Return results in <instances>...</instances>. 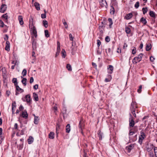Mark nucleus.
Segmentation results:
<instances>
[{
    "label": "nucleus",
    "mask_w": 157,
    "mask_h": 157,
    "mask_svg": "<svg viewBox=\"0 0 157 157\" xmlns=\"http://www.w3.org/2000/svg\"><path fill=\"white\" fill-rule=\"evenodd\" d=\"M143 56V54L140 53L137 56L135 57L133 59L132 62L134 64H136L137 62H139L142 59Z\"/></svg>",
    "instance_id": "f257e3e1"
},
{
    "label": "nucleus",
    "mask_w": 157,
    "mask_h": 157,
    "mask_svg": "<svg viewBox=\"0 0 157 157\" xmlns=\"http://www.w3.org/2000/svg\"><path fill=\"white\" fill-rule=\"evenodd\" d=\"M29 27L31 29V31L34 36L36 37L37 36V34L36 27L34 26H32V25H29Z\"/></svg>",
    "instance_id": "f03ea898"
},
{
    "label": "nucleus",
    "mask_w": 157,
    "mask_h": 157,
    "mask_svg": "<svg viewBox=\"0 0 157 157\" xmlns=\"http://www.w3.org/2000/svg\"><path fill=\"white\" fill-rule=\"evenodd\" d=\"M130 117L129 119V125L130 127H133L135 125V121L133 119L130 113Z\"/></svg>",
    "instance_id": "7ed1b4c3"
},
{
    "label": "nucleus",
    "mask_w": 157,
    "mask_h": 157,
    "mask_svg": "<svg viewBox=\"0 0 157 157\" xmlns=\"http://www.w3.org/2000/svg\"><path fill=\"white\" fill-rule=\"evenodd\" d=\"M138 107L135 102L132 101L131 104L130 109H136Z\"/></svg>",
    "instance_id": "20e7f679"
},
{
    "label": "nucleus",
    "mask_w": 157,
    "mask_h": 157,
    "mask_svg": "<svg viewBox=\"0 0 157 157\" xmlns=\"http://www.w3.org/2000/svg\"><path fill=\"white\" fill-rule=\"evenodd\" d=\"M6 8L7 6L6 4H2L1 6L0 10V12L2 13H4L6 10Z\"/></svg>",
    "instance_id": "39448f33"
},
{
    "label": "nucleus",
    "mask_w": 157,
    "mask_h": 157,
    "mask_svg": "<svg viewBox=\"0 0 157 157\" xmlns=\"http://www.w3.org/2000/svg\"><path fill=\"white\" fill-rule=\"evenodd\" d=\"M32 44L33 50L36 49V40L33 38L32 39Z\"/></svg>",
    "instance_id": "423d86ee"
},
{
    "label": "nucleus",
    "mask_w": 157,
    "mask_h": 157,
    "mask_svg": "<svg viewBox=\"0 0 157 157\" xmlns=\"http://www.w3.org/2000/svg\"><path fill=\"white\" fill-rule=\"evenodd\" d=\"M100 5L101 7H106L107 3L105 0H102L100 2Z\"/></svg>",
    "instance_id": "0eeeda50"
},
{
    "label": "nucleus",
    "mask_w": 157,
    "mask_h": 157,
    "mask_svg": "<svg viewBox=\"0 0 157 157\" xmlns=\"http://www.w3.org/2000/svg\"><path fill=\"white\" fill-rule=\"evenodd\" d=\"M10 43L8 41H6L5 47V50L7 51H9L10 50Z\"/></svg>",
    "instance_id": "6e6552de"
},
{
    "label": "nucleus",
    "mask_w": 157,
    "mask_h": 157,
    "mask_svg": "<svg viewBox=\"0 0 157 157\" xmlns=\"http://www.w3.org/2000/svg\"><path fill=\"white\" fill-rule=\"evenodd\" d=\"M84 126V124H83V121L81 120L80 121L79 124V128H80V131L81 133H82V129L83 128V127Z\"/></svg>",
    "instance_id": "1a4fd4ad"
},
{
    "label": "nucleus",
    "mask_w": 157,
    "mask_h": 157,
    "mask_svg": "<svg viewBox=\"0 0 157 157\" xmlns=\"http://www.w3.org/2000/svg\"><path fill=\"white\" fill-rule=\"evenodd\" d=\"M16 108V103L14 101L12 104V114H13L14 113L15 110Z\"/></svg>",
    "instance_id": "9d476101"
},
{
    "label": "nucleus",
    "mask_w": 157,
    "mask_h": 157,
    "mask_svg": "<svg viewBox=\"0 0 157 157\" xmlns=\"http://www.w3.org/2000/svg\"><path fill=\"white\" fill-rule=\"evenodd\" d=\"M108 73L110 74H112L113 70V66L111 65H109L108 68Z\"/></svg>",
    "instance_id": "9b49d317"
},
{
    "label": "nucleus",
    "mask_w": 157,
    "mask_h": 157,
    "mask_svg": "<svg viewBox=\"0 0 157 157\" xmlns=\"http://www.w3.org/2000/svg\"><path fill=\"white\" fill-rule=\"evenodd\" d=\"M21 116L24 118H27L28 117V115L27 111L25 110H24V111L23 112Z\"/></svg>",
    "instance_id": "f8f14e48"
},
{
    "label": "nucleus",
    "mask_w": 157,
    "mask_h": 157,
    "mask_svg": "<svg viewBox=\"0 0 157 157\" xmlns=\"http://www.w3.org/2000/svg\"><path fill=\"white\" fill-rule=\"evenodd\" d=\"M34 6L37 10H40V4L37 2H35L34 3Z\"/></svg>",
    "instance_id": "ddd939ff"
},
{
    "label": "nucleus",
    "mask_w": 157,
    "mask_h": 157,
    "mask_svg": "<svg viewBox=\"0 0 157 157\" xmlns=\"http://www.w3.org/2000/svg\"><path fill=\"white\" fill-rule=\"evenodd\" d=\"M18 19L19 21L20 24L21 25H22L24 24V22L23 21V18L21 16H19L18 17Z\"/></svg>",
    "instance_id": "4468645a"
},
{
    "label": "nucleus",
    "mask_w": 157,
    "mask_h": 157,
    "mask_svg": "<svg viewBox=\"0 0 157 157\" xmlns=\"http://www.w3.org/2000/svg\"><path fill=\"white\" fill-rule=\"evenodd\" d=\"M34 140L33 138L31 136L29 137V138L28 139V142L29 144H32Z\"/></svg>",
    "instance_id": "2eb2a0df"
},
{
    "label": "nucleus",
    "mask_w": 157,
    "mask_h": 157,
    "mask_svg": "<svg viewBox=\"0 0 157 157\" xmlns=\"http://www.w3.org/2000/svg\"><path fill=\"white\" fill-rule=\"evenodd\" d=\"M140 21V22L142 23L144 25H146L147 23L146 19L144 17H141Z\"/></svg>",
    "instance_id": "dca6fc26"
},
{
    "label": "nucleus",
    "mask_w": 157,
    "mask_h": 157,
    "mask_svg": "<svg viewBox=\"0 0 157 157\" xmlns=\"http://www.w3.org/2000/svg\"><path fill=\"white\" fill-rule=\"evenodd\" d=\"M48 137L50 139H53L54 138V133L53 132H51L49 134Z\"/></svg>",
    "instance_id": "f3484780"
},
{
    "label": "nucleus",
    "mask_w": 157,
    "mask_h": 157,
    "mask_svg": "<svg viewBox=\"0 0 157 157\" xmlns=\"http://www.w3.org/2000/svg\"><path fill=\"white\" fill-rule=\"evenodd\" d=\"M70 125L69 124H68L66 127V132L67 133H69L71 130Z\"/></svg>",
    "instance_id": "a211bd4d"
},
{
    "label": "nucleus",
    "mask_w": 157,
    "mask_h": 157,
    "mask_svg": "<svg viewBox=\"0 0 157 157\" xmlns=\"http://www.w3.org/2000/svg\"><path fill=\"white\" fill-rule=\"evenodd\" d=\"M34 123L35 124H37L38 123L39 118H38V117L36 116L35 115H34Z\"/></svg>",
    "instance_id": "6ab92c4d"
},
{
    "label": "nucleus",
    "mask_w": 157,
    "mask_h": 157,
    "mask_svg": "<svg viewBox=\"0 0 157 157\" xmlns=\"http://www.w3.org/2000/svg\"><path fill=\"white\" fill-rule=\"evenodd\" d=\"M132 16V14L131 13L128 14L125 17V18L127 20H129L131 19Z\"/></svg>",
    "instance_id": "aec40b11"
},
{
    "label": "nucleus",
    "mask_w": 157,
    "mask_h": 157,
    "mask_svg": "<svg viewBox=\"0 0 157 157\" xmlns=\"http://www.w3.org/2000/svg\"><path fill=\"white\" fill-rule=\"evenodd\" d=\"M153 147V145H150L149 146H148L147 147V150L148 152H150L151 151Z\"/></svg>",
    "instance_id": "412c9836"
},
{
    "label": "nucleus",
    "mask_w": 157,
    "mask_h": 157,
    "mask_svg": "<svg viewBox=\"0 0 157 157\" xmlns=\"http://www.w3.org/2000/svg\"><path fill=\"white\" fill-rule=\"evenodd\" d=\"M33 97L34 100L36 101H38V96L36 93H33Z\"/></svg>",
    "instance_id": "4be33fe9"
},
{
    "label": "nucleus",
    "mask_w": 157,
    "mask_h": 157,
    "mask_svg": "<svg viewBox=\"0 0 157 157\" xmlns=\"http://www.w3.org/2000/svg\"><path fill=\"white\" fill-rule=\"evenodd\" d=\"M16 90L18 92L21 91V92H22L24 91V90L21 88H20L19 86L18 85H16Z\"/></svg>",
    "instance_id": "5701e85b"
},
{
    "label": "nucleus",
    "mask_w": 157,
    "mask_h": 157,
    "mask_svg": "<svg viewBox=\"0 0 157 157\" xmlns=\"http://www.w3.org/2000/svg\"><path fill=\"white\" fill-rule=\"evenodd\" d=\"M151 48V45L150 44H146V50L147 51H149Z\"/></svg>",
    "instance_id": "b1692460"
},
{
    "label": "nucleus",
    "mask_w": 157,
    "mask_h": 157,
    "mask_svg": "<svg viewBox=\"0 0 157 157\" xmlns=\"http://www.w3.org/2000/svg\"><path fill=\"white\" fill-rule=\"evenodd\" d=\"M61 55L62 58H64L65 57L66 55V52L64 49H62L61 52Z\"/></svg>",
    "instance_id": "393cba45"
},
{
    "label": "nucleus",
    "mask_w": 157,
    "mask_h": 157,
    "mask_svg": "<svg viewBox=\"0 0 157 157\" xmlns=\"http://www.w3.org/2000/svg\"><path fill=\"white\" fill-rule=\"evenodd\" d=\"M25 98L27 102H29L30 101V96L28 94L26 95L25 96Z\"/></svg>",
    "instance_id": "a878e982"
},
{
    "label": "nucleus",
    "mask_w": 157,
    "mask_h": 157,
    "mask_svg": "<svg viewBox=\"0 0 157 157\" xmlns=\"http://www.w3.org/2000/svg\"><path fill=\"white\" fill-rule=\"evenodd\" d=\"M27 79L26 78H23L21 82L24 86L26 85Z\"/></svg>",
    "instance_id": "bb28decb"
},
{
    "label": "nucleus",
    "mask_w": 157,
    "mask_h": 157,
    "mask_svg": "<svg viewBox=\"0 0 157 157\" xmlns=\"http://www.w3.org/2000/svg\"><path fill=\"white\" fill-rule=\"evenodd\" d=\"M2 17H3L4 19V21L5 22H7V17L8 16L7 15V14H3L2 16Z\"/></svg>",
    "instance_id": "cd10ccee"
},
{
    "label": "nucleus",
    "mask_w": 157,
    "mask_h": 157,
    "mask_svg": "<svg viewBox=\"0 0 157 157\" xmlns=\"http://www.w3.org/2000/svg\"><path fill=\"white\" fill-rule=\"evenodd\" d=\"M43 24L45 28H47L48 26V22L47 21L44 20L43 21Z\"/></svg>",
    "instance_id": "c85d7f7f"
},
{
    "label": "nucleus",
    "mask_w": 157,
    "mask_h": 157,
    "mask_svg": "<svg viewBox=\"0 0 157 157\" xmlns=\"http://www.w3.org/2000/svg\"><path fill=\"white\" fill-rule=\"evenodd\" d=\"M67 69L69 71H72V68L71 65L69 64H67L66 66Z\"/></svg>",
    "instance_id": "c756f323"
},
{
    "label": "nucleus",
    "mask_w": 157,
    "mask_h": 157,
    "mask_svg": "<svg viewBox=\"0 0 157 157\" xmlns=\"http://www.w3.org/2000/svg\"><path fill=\"white\" fill-rule=\"evenodd\" d=\"M149 15L151 17H155V13L152 11H151L150 12Z\"/></svg>",
    "instance_id": "7c9ffc66"
},
{
    "label": "nucleus",
    "mask_w": 157,
    "mask_h": 157,
    "mask_svg": "<svg viewBox=\"0 0 157 157\" xmlns=\"http://www.w3.org/2000/svg\"><path fill=\"white\" fill-rule=\"evenodd\" d=\"M108 76L109 77V78H105V81L106 82H110L111 79V75H109Z\"/></svg>",
    "instance_id": "2f4dec72"
},
{
    "label": "nucleus",
    "mask_w": 157,
    "mask_h": 157,
    "mask_svg": "<svg viewBox=\"0 0 157 157\" xmlns=\"http://www.w3.org/2000/svg\"><path fill=\"white\" fill-rule=\"evenodd\" d=\"M110 13L111 14H114L115 12L114 9L113 7L112 6H111V8L110 10Z\"/></svg>",
    "instance_id": "473e14b6"
},
{
    "label": "nucleus",
    "mask_w": 157,
    "mask_h": 157,
    "mask_svg": "<svg viewBox=\"0 0 157 157\" xmlns=\"http://www.w3.org/2000/svg\"><path fill=\"white\" fill-rule=\"evenodd\" d=\"M11 63L15 65H18L19 64V62H18L17 60H15V61H13Z\"/></svg>",
    "instance_id": "72a5a7b5"
},
{
    "label": "nucleus",
    "mask_w": 157,
    "mask_h": 157,
    "mask_svg": "<svg viewBox=\"0 0 157 157\" xmlns=\"http://www.w3.org/2000/svg\"><path fill=\"white\" fill-rule=\"evenodd\" d=\"M125 31L127 34H129L131 32V30L129 28L126 27L125 29Z\"/></svg>",
    "instance_id": "f704fd0d"
},
{
    "label": "nucleus",
    "mask_w": 157,
    "mask_h": 157,
    "mask_svg": "<svg viewBox=\"0 0 157 157\" xmlns=\"http://www.w3.org/2000/svg\"><path fill=\"white\" fill-rule=\"evenodd\" d=\"M108 21L110 23V24L109 25V26L110 28L111 27V25H112L113 24L112 19L111 18H109L108 19Z\"/></svg>",
    "instance_id": "c9c22d12"
},
{
    "label": "nucleus",
    "mask_w": 157,
    "mask_h": 157,
    "mask_svg": "<svg viewBox=\"0 0 157 157\" xmlns=\"http://www.w3.org/2000/svg\"><path fill=\"white\" fill-rule=\"evenodd\" d=\"M60 50V49H59V48L58 49H57V51L55 55L56 57H57L59 55Z\"/></svg>",
    "instance_id": "e433bc0d"
},
{
    "label": "nucleus",
    "mask_w": 157,
    "mask_h": 157,
    "mask_svg": "<svg viewBox=\"0 0 157 157\" xmlns=\"http://www.w3.org/2000/svg\"><path fill=\"white\" fill-rule=\"evenodd\" d=\"M144 137H139V142L140 143V144H141L142 143V141L144 139Z\"/></svg>",
    "instance_id": "4c0bfd02"
},
{
    "label": "nucleus",
    "mask_w": 157,
    "mask_h": 157,
    "mask_svg": "<svg viewBox=\"0 0 157 157\" xmlns=\"http://www.w3.org/2000/svg\"><path fill=\"white\" fill-rule=\"evenodd\" d=\"M62 21L63 22V24L65 26V28L66 29H67L68 28V25H67V23L66 22V21L64 19H63L62 20Z\"/></svg>",
    "instance_id": "58836bf2"
},
{
    "label": "nucleus",
    "mask_w": 157,
    "mask_h": 157,
    "mask_svg": "<svg viewBox=\"0 0 157 157\" xmlns=\"http://www.w3.org/2000/svg\"><path fill=\"white\" fill-rule=\"evenodd\" d=\"M142 11L143 12V13L144 14H145L147 11V7L145 8H143L142 9Z\"/></svg>",
    "instance_id": "ea45409f"
},
{
    "label": "nucleus",
    "mask_w": 157,
    "mask_h": 157,
    "mask_svg": "<svg viewBox=\"0 0 157 157\" xmlns=\"http://www.w3.org/2000/svg\"><path fill=\"white\" fill-rule=\"evenodd\" d=\"M45 35L46 37H48L49 36V35L48 34V31L47 30L44 31Z\"/></svg>",
    "instance_id": "a19ab883"
},
{
    "label": "nucleus",
    "mask_w": 157,
    "mask_h": 157,
    "mask_svg": "<svg viewBox=\"0 0 157 157\" xmlns=\"http://www.w3.org/2000/svg\"><path fill=\"white\" fill-rule=\"evenodd\" d=\"M12 82L14 84L15 86L17 85V79L15 78H13L12 79Z\"/></svg>",
    "instance_id": "79ce46f5"
},
{
    "label": "nucleus",
    "mask_w": 157,
    "mask_h": 157,
    "mask_svg": "<svg viewBox=\"0 0 157 157\" xmlns=\"http://www.w3.org/2000/svg\"><path fill=\"white\" fill-rule=\"evenodd\" d=\"M27 74V71L25 69H24L22 72V74L23 75V76H25Z\"/></svg>",
    "instance_id": "37998d69"
},
{
    "label": "nucleus",
    "mask_w": 157,
    "mask_h": 157,
    "mask_svg": "<svg viewBox=\"0 0 157 157\" xmlns=\"http://www.w3.org/2000/svg\"><path fill=\"white\" fill-rule=\"evenodd\" d=\"M140 137H144L145 138V133L142 131H141L140 132Z\"/></svg>",
    "instance_id": "c03bdc74"
},
{
    "label": "nucleus",
    "mask_w": 157,
    "mask_h": 157,
    "mask_svg": "<svg viewBox=\"0 0 157 157\" xmlns=\"http://www.w3.org/2000/svg\"><path fill=\"white\" fill-rule=\"evenodd\" d=\"M132 130H133L135 132H136L138 131V127L137 126H134V128L132 129Z\"/></svg>",
    "instance_id": "a18cd8bd"
},
{
    "label": "nucleus",
    "mask_w": 157,
    "mask_h": 157,
    "mask_svg": "<svg viewBox=\"0 0 157 157\" xmlns=\"http://www.w3.org/2000/svg\"><path fill=\"white\" fill-rule=\"evenodd\" d=\"M154 150L155 157H157V147H154Z\"/></svg>",
    "instance_id": "49530a36"
},
{
    "label": "nucleus",
    "mask_w": 157,
    "mask_h": 157,
    "mask_svg": "<svg viewBox=\"0 0 157 157\" xmlns=\"http://www.w3.org/2000/svg\"><path fill=\"white\" fill-rule=\"evenodd\" d=\"M142 88V85H140L139 87V89L137 90V92L138 93H140L141 92V89Z\"/></svg>",
    "instance_id": "de8ad7c7"
},
{
    "label": "nucleus",
    "mask_w": 157,
    "mask_h": 157,
    "mask_svg": "<svg viewBox=\"0 0 157 157\" xmlns=\"http://www.w3.org/2000/svg\"><path fill=\"white\" fill-rule=\"evenodd\" d=\"M139 6V2H137L136 3L135 5V7L136 8H138Z\"/></svg>",
    "instance_id": "09e8293b"
},
{
    "label": "nucleus",
    "mask_w": 157,
    "mask_h": 157,
    "mask_svg": "<svg viewBox=\"0 0 157 157\" xmlns=\"http://www.w3.org/2000/svg\"><path fill=\"white\" fill-rule=\"evenodd\" d=\"M131 111V113L135 117H136V114L135 113V109H130Z\"/></svg>",
    "instance_id": "8fccbe9b"
},
{
    "label": "nucleus",
    "mask_w": 157,
    "mask_h": 157,
    "mask_svg": "<svg viewBox=\"0 0 157 157\" xmlns=\"http://www.w3.org/2000/svg\"><path fill=\"white\" fill-rule=\"evenodd\" d=\"M132 129H131L129 131V136H132L133 135V134L135 132L134 131H132L131 130Z\"/></svg>",
    "instance_id": "3c124183"
},
{
    "label": "nucleus",
    "mask_w": 157,
    "mask_h": 157,
    "mask_svg": "<svg viewBox=\"0 0 157 157\" xmlns=\"http://www.w3.org/2000/svg\"><path fill=\"white\" fill-rule=\"evenodd\" d=\"M29 23V25H32V26H33V19L32 18H30Z\"/></svg>",
    "instance_id": "603ef678"
},
{
    "label": "nucleus",
    "mask_w": 157,
    "mask_h": 157,
    "mask_svg": "<svg viewBox=\"0 0 157 157\" xmlns=\"http://www.w3.org/2000/svg\"><path fill=\"white\" fill-rule=\"evenodd\" d=\"M136 52V48H135L132 49V54L134 55L135 54Z\"/></svg>",
    "instance_id": "864d4df0"
},
{
    "label": "nucleus",
    "mask_w": 157,
    "mask_h": 157,
    "mask_svg": "<svg viewBox=\"0 0 157 157\" xmlns=\"http://www.w3.org/2000/svg\"><path fill=\"white\" fill-rule=\"evenodd\" d=\"M105 40L107 42H109L110 41V39L109 36H106V37L105 38Z\"/></svg>",
    "instance_id": "5fc2aeb1"
},
{
    "label": "nucleus",
    "mask_w": 157,
    "mask_h": 157,
    "mask_svg": "<svg viewBox=\"0 0 157 157\" xmlns=\"http://www.w3.org/2000/svg\"><path fill=\"white\" fill-rule=\"evenodd\" d=\"M98 134L99 138V140H101L102 139V135L101 133V132H99Z\"/></svg>",
    "instance_id": "6e6d98bb"
},
{
    "label": "nucleus",
    "mask_w": 157,
    "mask_h": 157,
    "mask_svg": "<svg viewBox=\"0 0 157 157\" xmlns=\"http://www.w3.org/2000/svg\"><path fill=\"white\" fill-rule=\"evenodd\" d=\"M69 37L70 40L71 41H73L74 37H72V35L71 34H70L69 35Z\"/></svg>",
    "instance_id": "4d7b16f0"
},
{
    "label": "nucleus",
    "mask_w": 157,
    "mask_h": 157,
    "mask_svg": "<svg viewBox=\"0 0 157 157\" xmlns=\"http://www.w3.org/2000/svg\"><path fill=\"white\" fill-rule=\"evenodd\" d=\"M4 25V23L1 20H0V27H3Z\"/></svg>",
    "instance_id": "13d9d810"
},
{
    "label": "nucleus",
    "mask_w": 157,
    "mask_h": 157,
    "mask_svg": "<svg viewBox=\"0 0 157 157\" xmlns=\"http://www.w3.org/2000/svg\"><path fill=\"white\" fill-rule=\"evenodd\" d=\"M97 41L98 46V47H99L101 44V42L99 40H98Z\"/></svg>",
    "instance_id": "bf43d9fd"
},
{
    "label": "nucleus",
    "mask_w": 157,
    "mask_h": 157,
    "mask_svg": "<svg viewBox=\"0 0 157 157\" xmlns=\"http://www.w3.org/2000/svg\"><path fill=\"white\" fill-rule=\"evenodd\" d=\"M46 17V14L43 13L41 14V17L42 18H45Z\"/></svg>",
    "instance_id": "052dcab7"
},
{
    "label": "nucleus",
    "mask_w": 157,
    "mask_h": 157,
    "mask_svg": "<svg viewBox=\"0 0 157 157\" xmlns=\"http://www.w3.org/2000/svg\"><path fill=\"white\" fill-rule=\"evenodd\" d=\"M34 81V79L33 78V77H31L30 78L29 81V82L30 83H32Z\"/></svg>",
    "instance_id": "680f3d73"
},
{
    "label": "nucleus",
    "mask_w": 157,
    "mask_h": 157,
    "mask_svg": "<svg viewBox=\"0 0 157 157\" xmlns=\"http://www.w3.org/2000/svg\"><path fill=\"white\" fill-rule=\"evenodd\" d=\"M150 59L151 61L153 62L155 60V58L152 56H151L150 58Z\"/></svg>",
    "instance_id": "e2e57ef3"
},
{
    "label": "nucleus",
    "mask_w": 157,
    "mask_h": 157,
    "mask_svg": "<svg viewBox=\"0 0 157 157\" xmlns=\"http://www.w3.org/2000/svg\"><path fill=\"white\" fill-rule=\"evenodd\" d=\"M38 85L37 84H36L33 86V88L34 89L36 90L38 88Z\"/></svg>",
    "instance_id": "0e129e2a"
},
{
    "label": "nucleus",
    "mask_w": 157,
    "mask_h": 157,
    "mask_svg": "<svg viewBox=\"0 0 157 157\" xmlns=\"http://www.w3.org/2000/svg\"><path fill=\"white\" fill-rule=\"evenodd\" d=\"M134 147V145L133 144H131L129 146V150H131L132 148H133Z\"/></svg>",
    "instance_id": "69168bd1"
},
{
    "label": "nucleus",
    "mask_w": 157,
    "mask_h": 157,
    "mask_svg": "<svg viewBox=\"0 0 157 157\" xmlns=\"http://www.w3.org/2000/svg\"><path fill=\"white\" fill-rule=\"evenodd\" d=\"M5 36L6 37L4 38V39L5 40L7 41L8 40L9 37L7 34L5 35Z\"/></svg>",
    "instance_id": "338daca9"
},
{
    "label": "nucleus",
    "mask_w": 157,
    "mask_h": 157,
    "mask_svg": "<svg viewBox=\"0 0 157 157\" xmlns=\"http://www.w3.org/2000/svg\"><path fill=\"white\" fill-rule=\"evenodd\" d=\"M23 109H24V108H23V106L21 105L19 107V109L20 111H21V110H23Z\"/></svg>",
    "instance_id": "774afa93"
}]
</instances>
